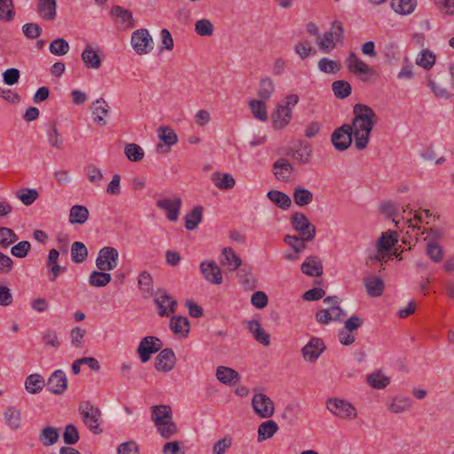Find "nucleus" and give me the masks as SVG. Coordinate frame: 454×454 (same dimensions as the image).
I'll return each mask as SVG.
<instances>
[{
	"instance_id": "obj_20",
	"label": "nucleus",
	"mask_w": 454,
	"mask_h": 454,
	"mask_svg": "<svg viewBox=\"0 0 454 454\" xmlns=\"http://www.w3.org/2000/svg\"><path fill=\"white\" fill-rule=\"evenodd\" d=\"M272 170L276 179L281 182H289L294 168L286 159L280 158L273 163Z\"/></svg>"
},
{
	"instance_id": "obj_14",
	"label": "nucleus",
	"mask_w": 454,
	"mask_h": 454,
	"mask_svg": "<svg viewBox=\"0 0 454 454\" xmlns=\"http://www.w3.org/2000/svg\"><path fill=\"white\" fill-rule=\"evenodd\" d=\"M157 133L160 140V143L156 145V152L159 153H168L170 147L175 145L178 141L176 133L169 126H160Z\"/></svg>"
},
{
	"instance_id": "obj_33",
	"label": "nucleus",
	"mask_w": 454,
	"mask_h": 454,
	"mask_svg": "<svg viewBox=\"0 0 454 454\" xmlns=\"http://www.w3.org/2000/svg\"><path fill=\"white\" fill-rule=\"evenodd\" d=\"M278 430V424L271 419L261 423L257 429V442H262L271 438Z\"/></svg>"
},
{
	"instance_id": "obj_2",
	"label": "nucleus",
	"mask_w": 454,
	"mask_h": 454,
	"mask_svg": "<svg viewBox=\"0 0 454 454\" xmlns=\"http://www.w3.org/2000/svg\"><path fill=\"white\" fill-rule=\"evenodd\" d=\"M299 102V97L296 94L287 95L282 103L278 104L271 114L272 127L275 129H283L293 119L292 109Z\"/></svg>"
},
{
	"instance_id": "obj_18",
	"label": "nucleus",
	"mask_w": 454,
	"mask_h": 454,
	"mask_svg": "<svg viewBox=\"0 0 454 454\" xmlns=\"http://www.w3.org/2000/svg\"><path fill=\"white\" fill-rule=\"evenodd\" d=\"M200 268L207 281L215 285L222 284V271L215 261H203Z\"/></svg>"
},
{
	"instance_id": "obj_50",
	"label": "nucleus",
	"mask_w": 454,
	"mask_h": 454,
	"mask_svg": "<svg viewBox=\"0 0 454 454\" xmlns=\"http://www.w3.org/2000/svg\"><path fill=\"white\" fill-rule=\"evenodd\" d=\"M435 59L436 56L433 51L424 49L416 59V64L426 70H429L434 65Z\"/></svg>"
},
{
	"instance_id": "obj_16",
	"label": "nucleus",
	"mask_w": 454,
	"mask_h": 454,
	"mask_svg": "<svg viewBox=\"0 0 454 454\" xmlns=\"http://www.w3.org/2000/svg\"><path fill=\"white\" fill-rule=\"evenodd\" d=\"M325 348L326 347L322 339L312 337L301 348V354L307 362L315 363Z\"/></svg>"
},
{
	"instance_id": "obj_12",
	"label": "nucleus",
	"mask_w": 454,
	"mask_h": 454,
	"mask_svg": "<svg viewBox=\"0 0 454 454\" xmlns=\"http://www.w3.org/2000/svg\"><path fill=\"white\" fill-rule=\"evenodd\" d=\"M162 346V341L158 337L146 336L143 338L137 347V353L141 362H148L152 355L159 352Z\"/></svg>"
},
{
	"instance_id": "obj_17",
	"label": "nucleus",
	"mask_w": 454,
	"mask_h": 454,
	"mask_svg": "<svg viewBox=\"0 0 454 454\" xmlns=\"http://www.w3.org/2000/svg\"><path fill=\"white\" fill-rule=\"evenodd\" d=\"M176 365V355L171 348L160 349L155 358V369L159 372H168Z\"/></svg>"
},
{
	"instance_id": "obj_38",
	"label": "nucleus",
	"mask_w": 454,
	"mask_h": 454,
	"mask_svg": "<svg viewBox=\"0 0 454 454\" xmlns=\"http://www.w3.org/2000/svg\"><path fill=\"white\" fill-rule=\"evenodd\" d=\"M398 235L394 231L383 232L377 242L380 252L389 251L397 243Z\"/></svg>"
},
{
	"instance_id": "obj_43",
	"label": "nucleus",
	"mask_w": 454,
	"mask_h": 454,
	"mask_svg": "<svg viewBox=\"0 0 454 454\" xmlns=\"http://www.w3.org/2000/svg\"><path fill=\"white\" fill-rule=\"evenodd\" d=\"M275 90V84L271 78L263 77L259 82L257 95L262 100H269Z\"/></svg>"
},
{
	"instance_id": "obj_34",
	"label": "nucleus",
	"mask_w": 454,
	"mask_h": 454,
	"mask_svg": "<svg viewBox=\"0 0 454 454\" xmlns=\"http://www.w3.org/2000/svg\"><path fill=\"white\" fill-rule=\"evenodd\" d=\"M56 0H38L37 12L47 20H53L56 18Z\"/></svg>"
},
{
	"instance_id": "obj_30",
	"label": "nucleus",
	"mask_w": 454,
	"mask_h": 454,
	"mask_svg": "<svg viewBox=\"0 0 454 454\" xmlns=\"http://www.w3.org/2000/svg\"><path fill=\"white\" fill-rule=\"evenodd\" d=\"M221 264L228 266L230 270H238L241 264V258L234 252L231 247H225L222 251Z\"/></svg>"
},
{
	"instance_id": "obj_25",
	"label": "nucleus",
	"mask_w": 454,
	"mask_h": 454,
	"mask_svg": "<svg viewBox=\"0 0 454 454\" xmlns=\"http://www.w3.org/2000/svg\"><path fill=\"white\" fill-rule=\"evenodd\" d=\"M190 321L183 316H174L169 322L171 331L180 338H186L190 333Z\"/></svg>"
},
{
	"instance_id": "obj_59",
	"label": "nucleus",
	"mask_w": 454,
	"mask_h": 454,
	"mask_svg": "<svg viewBox=\"0 0 454 454\" xmlns=\"http://www.w3.org/2000/svg\"><path fill=\"white\" fill-rule=\"evenodd\" d=\"M426 254L435 263L441 262L443 259V249L439 244L427 243Z\"/></svg>"
},
{
	"instance_id": "obj_28",
	"label": "nucleus",
	"mask_w": 454,
	"mask_h": 454,
	"mask_svg": "<svg viewBox=\"0 0 454 454\" xmlns=\"http://www.w3.org/2000/svg\"><path fill=\"white\" fill-rule=\"evenodd\" d=\"M364 284L367 294L372 297L380 296L385 288L383 280L374 275L364 278Z\"/></svg>"
},
{
	"instance_id": "obj_57",
	"label": "nucleus",
	"mask_w": 454,
	"mask_h": 454,
	"mask_svg": "<svg viewBox=\"0 0 454 454\" xmlns=\"http://www.w3.org/2000/svg\"><path fill=\"white\" fill-rule=\"evenodd\" d=\"M49 50L55 56H64L69 51L70 46L65 39L57 38L50 43Z\"/></svg>"
},
{
	"instance_id": "obj_4",
	"label": "nucleus",
	"mask_w": 454,
	"mask_h": 454,
	"mask_svg": "<svg viewBox=\"0 0 454 454\" xmlns=\"http://www.w3.org/2000/svg\"><path fill=\"white\" fill-rule=\"evenodd\" d=\"M325 407L331 413L341 419H355L357 417L355 406L345 399L328 398L325 402Z\"/></svg>"
},
{
	"instance_id": "obj_36",
	"label": "nucleus",
	"mask_w": 454,
	"mask_h": 454,
	"mask_svg": "<svg viewBox=\"0 0 454 454\" xmlns=\"http://www.w3.org/2000/svg\"><path fill=\"white\" fill-rule=\"evenodd\" d=\"M59 438V431L56 427L47 426L43 427L38 436V440L44 447L54 445Z\"/></svg>"
},
{
	"instance_id": "obj_5",
	"label": "nucleus",
	"mask_w": 454,
	"mask_h": 454,
	"mask_svg": "<svg viewBox=\"0 0 454 454\" xmlns=\"http://www.w3.org/2000/svg\"><path fill=\"white\" fill-rule=\"evenodd\" d=\"M290 223L298 235L307 241H312L317 234V228L301 212H294L290 216Z\"/></svg>"
},
{
	"instance_id": "obj_64",
	"label": "nucleus",
	"mask_w": 454,
	"mask_h": 454,
	"mask_svg": "<svg viewBox=\"0 0 454 454\" xmlns=\"http://www.w3.org/2000/svg\"><path fill=\"white\" fill-rule=\"evenodd\" d=\"M232 445V438L230 435L218 440L213 446L212 454H225Z\"/></svg>"
},
{
	"instance_id": "obj_3",
	"label": "nucleus",
	"mask_w": 454,
	"mask_h": 454,
	"mask_svg": "<svg viewBox=\"0 0 454 454\" xmlns=\"http://www.w3.org/2000/svg\"><path fill=\"white\" fill-rule=\"evenodd\" d=\"M78 411L82 416L83 423L90 431L96 434H99L103 432L98 423L102 416V412L98 407L94 406L89 401H84L80 403Z\"/></svg>"
},
{
	"instance_id": "obj_42",
	"label": "nucleus",
	"mask_w": 454,
	"mask_h": 454,
	"mask_svg": "<svg viewBox=\"0 0 454 454\" xmlns=\"http://www.w3.org/2000/svg\"><path fill=\"white\" fill-rule=\"evenodd\" d=\"M417 0H392V9L401 15H408L414 12Z\"/></svg>"
},
{
	"instance_id": "obj_6",
	"label": "nucleus",
	"mask_w": 454,
	"mask_h": 454,
	"mask_svg": "<svg viewBox=\"0 0 454 454\" xmlns=\"http://www.w3.org/2000/svg\"><path fill=\"white\" fill-rule=\"evenodd\" d=\"M344 38V28L342 23L339 20L333 22L332 28L330 31L325 32L321 37L320 35L317 38V43L320 50L330 52L334 47V40L337 42H343Z\"/></svg>"
},
{
	"instance_id": "obj_55",
	"label": "nucleus",
	"mask_w": 454,
	"mask_h": 454,
	"mask_svg": "<svg viewBox=\"0 0 454 454\" xmlns=\"http://www.w3.org/2000/svg\"><path fill=\"white\" fill-rule=\"evenodd\" d=\"M19 239L13 230L8 227H0V247L6 249Z\"/></svg>"
},
{
	"instance_id": "obj_49",
	"label": "nucleus",
	"mask_w": 454,
	"mask_h": 454,
	"mask_svg": "<svg viewBox=\"0 0 454 454\" xmlns=\"http://www.w3.org/2000/svg\"><path fill=\"white\" fill-rule=\"evenodd\" d=\"M332 89L334 96L339 99L348 98L352 91L351 85L348 82L344 80H338L332 83Z\"/></svg>"
},
{
	"instance_id": "obj_58",
	"label": "nucleus",
	"mask_w": 454,
	"mask_h": 454,
	"mask_svg": "<svg viewBox=\"0 0 454 454\" xmlns=\"http://www.w3.org/2000/svg\"><path fill=\"white\" fill-rule=\"evenodd\" d=\"M317 66L319 70L325 74H336L341 68V65L339 61L327 58L321 59L318 61Z\"/></svg>"
},
{
	"instance_id": "obj_60",
	"label": "nucleus",
	"mask_w": 454,
	"mask_h": 454,
	"mask_svg": "<svg viewBox=\"0 0 454 454\" xmlns=\"http://www.w3.org/2000/svg\"><path fill=\"white\" fill-rule=\"evenodd\" d=\"M194 30L200 36H210L214 32V24L207 19H201L196 21Z\"/></svg>"
},
{
	"instance_id": "obj_13",
	"label": "nucleus",
	"mask_w": 454,
	"mask_h": 454,
	"mask_svg": "<svg viewBox=\"0 0 454 454\" xmlns=\"http://www.w3.org/2000/svg\"><path fill=\"white\" fill-rule=\"evenodd\" d=\"M154 295V302L159 309L158 313L160 317H168L176 311L177 301L165 290L158 289Z\"/></svg>"
},
{
	"instance_id": "obj_26",
	"label": "nucleus",
	"mask_w": 454,
	"mask_h": 454,
	"mask_svg": "<svg viewBox=\"0 0 454 454\" xmlns=\"http://www.w3.org/2000/svg\"><path fill=\"white\" fill-rule=\"evenodd\" d=\"M247 328L253 334L256 341L266 347L270 344V334L262 327L258 320L248 321Z\"/></svg>"
},
{
	"instance_id": "obj_46",
	"label": "nucleus",
	"mask_w": 454,
	"mask_h": 454,
	"mask_svg": "<svg viewBox=\"0 0 454 454\" xmlns=\"http://www.w3.org/2000/svg\"><path fill=\"white\" fill-rule=\"evenodd\" d=\"M6 423L12 430H18L20 427L21 413L15 407L9 406L4 412Z\"/></svg>"
},
{
	"instance_id": "obj_9",
	"label": "nucleus",
	"mask_w": 454,
	"mask_h": 454,
	"mask_svg": "<svg viewBox=\"0 0 454 454\" xmlns=\"http://www.w3.org/2000/svg\"><path fill=\"white\" fill-rule=\"evenodd\" d=\"M353 137L351 125L345 123L334 129L331 136V141L337 151L343 152L349 148Z\"/></svg>"
},
{
	"instance_id": "obj_56",
	"label": "nucleus",
	"mask_w": 454,
	"mask_h": 454,
	"mask_svg": "<svg viewBox=\"0 0 454 454\" xmlns=\"http://www.w3.org/2000/svg\"><path fill=\"white\" fill-rule=\"evenodd\" d=\"M155 427L160 436L164 439L171 438L178 431L176 423L172 421V419L161 422V424L155 425Z\"/></svg>"
},
{
	"instance_id": "obj_37",
	"label": "nucleus",
	"mask_w": 454,
	"mask_h": 454,
	"mask_svg": "<svg viewBox=\"0 0 454 454\" xmlns=\"http://www.w3.org/2000/svg\"><path fill=\"white\" fill-rule=\"evenodd\" d=\"M267 197L272 203L283 210L288 209L292 205L291 198L280 191L270 190L268 192Z\"/></svg>"
},
{
	"instance_id": "obj_29",
	"label": "nucleus",
	"mask_w": 454,
	"mask_h": 454,
	"mask_svg": "<svg viewBox=\"0 0 454 454\" xmlns=\"http://www.w3.org/2000/svg\"><path fill=\"white\" fill-rule=\"evenodd\" d=\"M44 378L39 373H33L28 375L25 379V389L27 392L32 395H37L41 393L43 387L46 386Z\"/></svg>"
},
{
	"instance_id": "obj_52",
	"label": "nucleus",
	"mask_w": 454,
	"mask_h": 454,
	"mask_svg": "<svg viewBox=\"0 0 454 454\" xmlns=\"http://www.w3.org/2000/svg\"><path fill=\"white\" fill-rule=\"evenodd\" d=\"M284 242L288 245L294 251L295 254H299L305 250V242L307 239H303L301 235H286Z\"/></svg>"
},
{
	"instance_id": "obj_40",
	"label": "nucleus",
	"mask_w": 454,
	"mask_h": 454,
	"mask_svg": "<svg viewBox=\"0 0 454 454\" xmlns=\"http://www.w3.org/2000/svg\"><path fill=\"white\" fill-rule=\"evenodd\" d=\"M294 201L298 207H306L313 200V193L301 186H296L294 189Z\"/></svg>"
},
{
	"instance_id": "obj_32",
	"label": "nucleus",
	"mask_w": 454,
	"mask_h": 454,
	"mask_svg": "<svg viewBox=\"0 0 454 454\" xmlns=\"http://www.w3.org/2000/svg\"><path fill=\"white\" fill-rule=\"evenodd\" d=\"M90 217V212L85 206L74 205L69 211L68 221L71 224H83Z\"/></svg>"
},
{
	"instance_id": "obj_41",
	"label": "nucleus",
	"mask_w": 454,
	"mask_h": 454,
	"mask_svg": "<svg viewBox=\"0 0 454 454\" xmlns=\"http://www.w3.org/2000/svg\"><path fill=\"white\" fill-rule=\"evenodd\" d=\"M203 217V207L201 206L194 207L185 215V228L188 231L194 230L202 221Z\"/></svg>"
},
{
	"instance_id": "obj_54",
	"label": "nucleus",
	"mask_w": 454,
	"mask_h": 454,
	"mask_svg": "<svg viewBox=\"0 0 454 454\" xmlns=\"http://www.w3.org/2000/svg\"><path fill=\"white\" fill-rule=\"evenodd\" d=\"M16 197L25 206H30L38 199L39 193L35 189L22 188L16 192Z\"/></svg>"
},
{
	"instance_id": "obj_51",
	"label": "nucleus",
	"mask_w": 454,
	"mask_h": 454,
	"mask_svg": "<svg viewBox=\"0 0 454 454\" xmlns=\"http://www.w3.org/2000/svg\"><path fill=\"white\" fill-rule=\"evenodd\" d=\"M124 154L129 161L138 162L145 157L142 147L135 143L127 144L124 147Z\"/></svg>"
},
{
	"instance_id": "obj_45",
	"label": "nucleus",
	"mask_w": 454,
	"mask_h": 454,
	"mask_svg": "<svg viewBox=\"0 0 454 454\" xmlns=\"http://www.w3.org/2000/svg\"><path fill=\"white\" fill-rule=\"evenodd\" d=\"M112 280V276L108 271L93 270L89 277V284L91 286L104 287Z\"/></svg>"
},
{
	"instance_id": "obj_19",
	"label": "nucleus",
	"mask_w": 454,
	"mask_h": 454,
	"mask_svg": "<svg viewBox=\"0 0 454 454\" xmlns=\"http://www.w3.org/2000/svg\"><path fill=\"white\" fill-rule=\"evenodd\" d=\"M157 207L167 212V218L175 222L178 219L180 208L182 206V199L175 198L174 200L162 199L159 200L156 203Z\"/></svg>"
},
{
	"instance_id": "obj_39",
	"label": "nucleus",
	"mask_w": 454,
	"mask_h": 454,
	"mask_svg": "<svg viewBox=\"0 0 454 454\" xmlns=\"http://www.w3.org/2000/svg\"><path fill=\"white\" fill-rule=\"evenodd\" d=\"M172 419V410L168 405H155L152 408V420L154 425Z\"/></svg>"
},
{
	"instance_id": "obj_15",
	"label": "nucleus",
	"mask_w": 454,
	"mask_h": 454,
	"mask_svg": "<svg viewBox=\"0 0 454 454\" xmlns=\"http://www.w3.org/2000/svg\"><path fill=\"white\" fill-rule=\"evenodd\" d=\"M45 382L47 390L57 395L64 394L68 386L67 375L62 370L54 371Z\"/></svg>"
},
{
	"instance_id": "obj_53",
	"label": "nucleus",
	"mask_w": 454,
	"mask_h": 454,
	"mask_svg": "<svg viewBox=\"0 0 454 454\" xmlns=\"http://www.w3.org/2000/svg\"><path fill=\"white\" fill-rule=\"evenodd\" d=\"M238 278L246 290H253L256 287V279L249 269H240L238 272Z\"/></svg>"
},
{
	"instance_id": "obj_1",
	"label": "nucleus",
	"mask_w": 454,
	"mask_h": 454,
	"mask_svg": "<svg viewBox=\"0 0 454 454\" xmlns=\"http://www.w3.org/2000/svg\"><path fill=\"white\" fill-rule=\"evenodd\" d=\"M353 114L350 125L355 146L358 150H364L368 145L370 134L378 121V116L371 106L364 104H356L353 106Z\"/></svg>"
},
{
	"instance_id": "obj_48",
	"label": "nucleus",
	"mask_w": 454,
	"mask_h": 454,
	"mask_svg": "<svg viewBox=\"0 0 454 454\" xmlns=\"http://www.w3.org/2000/svg\"><path fill=\"white\" fill-rule=\"evenodd\" d=\"M88 257V249L86 246L80 241H75L71 247V259L74 263H82Z\"/></svg>"
},
{
	"instance_id": "obj_61",
	"label": "nucleus",
	"mask_w": 454,
	"mask_h": 454,
	"mask_svg": "<svg viewBox=\"0 0 454 454\" xmlns=\"http://www.w3.org/2000/svg\"><path fill=\"white\" fill-rule=\"evenodd\" d=\"M14 15L12 0H0V20L11 21Z\"/></svg>"
},
{
	"instance_id": "obj_31",
	"label": "nucleus",
	"mask_w": 454,
	"mask_h": 454,
	"mask_svg": "<svg viewBox=\"0 0 454 454\" xmlns=\"http://www.w3.org/2000/svg\"><path fill=\"white\" fill-rule=\"evenodd\" d=\"M82 60L87 68L98 69L101 67L102 60L90 45H87L81 55Z\"/></svg>"
},
{
	"instance_id": "obj_62",
	"label": "nucleus",
	"mask_w": 454,
	"mask_h": 454,
	"mask_svg": "<svg viewBox=\"0 0 454 454\" xmlns=\"http://www.w3.org/2000/svg\"><path fill=\"white\" fill-rule=\"evenodd\" d=\"M79 439L80 435L77 427L73 424L67 425L63 434L64 442L67 445H74Z\"/></svg>"
},
{
	"instance_id": "obj_10",
	"label": "nucleus",
	"mask_w": 454,
	"mask_h": 454,
	"mask_svg": "<svg viewBox=\"0 0 454 454\" xmlns=\"http://www.w3.org/2000/svg\"><path fill=\"white\" fill-rule=\"evenodd\" d=\"M119 253L116 248L104 247L98 254L96 266L99 270L110 271L118 265Z\"/></svg>"
},
{
	"instance_id": "obj_24",
	"label": "nucleus",
	"mask_w": 454,
	"mask_h": 454,
	"mask_svg": "<svg viewBox=\"0 0 454 454\" xmlns=\"http://www.w3.org/2000/svg\"><path fill=\"white\" fill-rule=\"evenodd\" d=\"M59 252L57 249L52 248L49 251L46 264L50 270L49 279L51 282H54L58 278L61 271L66 270V267L59 265Z\"/></svg>"
},
{
	"instance_id": "obj_11",
	"label": "nucleus",
	"mask_w": 454,
	"mask_h": 454,
	"mask_svg": "<svg viewBox=\"0 0 454 454\" xmlns=\"http://www.w3.org/2000/svg\"><path fill=\"white\" fill-rule=\"evenodd\" d=\"M252 407L254 413L261 419H270L274 414L273 401L262 393L254 394L252 398Z\"/></svg>"
},
{
	"instance_id": "obj_22",
	"label": "nucleus",
	"mask_w": 454,
	"mask_h": 454,
	"mask_svg": "<svg viewBox=\"0 0 454 454\" xmlns=\"http://www.w3.org/2000/svg\"><path fill=\"white\" fill-rule=\"evenodd\" d=\"M301 270L305 275L310 277H320L323 274V264L318 256H309L302 262Z\"/></svg>"
},
{
	"instance_id": "obj_27",
	"label": "nucleus",
	"mask_w": 454,
	"mask_h": 454,
	"mask_svg": "<svg viewBox=\"0 0 454 454\" xmlns=\"http://www.w3.org/2000/svg\"><path fill=\"white\" fill-rule=\"evenodd\" d=\"M387 405L389 411L398 414L410 411L412 406V400L408 396L396 395Z\"/></svg>"
},
{
	"instance_id": "obj_7",
	"label": "nucleus",
	"mask_w": 454,
	"mask_h": 454,
	"mask_svg": "<svg viewBox=\"0 0 454 454\" xmlns=\"http://www.w3.org/2000/svg\"><path fill=\"white\" fill-rule=\"evenodd\" d=\"M346 65L348 70L354 74L359 75L364 82H369L372 77L377 75V72L359 59L353 51L349 52L346 59Z\"/></svg>"
},
{
	"instance_id": "obj_35",
	"label": "nucleus",
	"mask_w": 454,
	"mask_h": 454,
	"mask_svg": "<svg viewBox=\"0 0 454 454\" xmlns=\"http://www.w3.org/2000/svg\"><path fill=\"white\" fill-rule=\"evenodd\" d=\"M211 180L221 190H230L236 184L235 178L228 173L214 172L211 175Z\"/></svg>"
},
{
	"instance_id": "obj_21",
	"label": "nucleus",
	"mask_w": 454,
	"mask_h": 454,
	"mask_svg": "<svg viewBox=\"0 0 454 454\" xmlns=\"http://www.w3.org/2000/svg\"><path fill=\"white\" fill-rule=\"evenodd\" d=\"M110 106L104 98L96 99L90 106L94 121L102 126L107 124L104 117L108 114Z\"/></svg>"
},
{
	"instance_id": "obj_23",
	"label": "nucleus",
	"mask_w": 454,
	"mask_h": 454,
	"mask_svg": "<svg viewBox=\"0 0 454 454\" xmlns=\"http://www.w3.org/2000/svg\"><path fill=\"white\" fill-rule=\"evenodd\" d=\"M215 376L220 382L227 386L236 385L240 380L239 373L234 369L226 366H218Z\"/></svg>"
},
{
	"instance_id": "obj_47",
	"label": "nucleus",
	"mask_w": 454,
	"mask_h": 454,
	"mask_svg": "<svg viewBox=\"0 0 454 454\" xmlns=\"http://www.w3.org/2000/svg\"><path fill=\"white\" fill-rule=\"evenodd\" d=\"M264 101L265 100L262 99H252L249 102V106L254 117L262 121L268 120V111Z\"/></svg>"
},
{
	"instance_id": "obj_63",
	"label": "nucleus",
	"mask_w": 454,
	"mask_h": 454,
	"mask_svg": "<svg viewBox=\"0 0 454 454\" xmlns=\"http://www.w3.org/2000/svg\"><path fill=\"white\" fill-rule=\"evenodd\" d=\"M312 156V150L309 145L301 146L295 150L294 159L301 164H307L310 161Z\"/></svg>"
},
{
	"instance_id": "obj_8",
	"label": "nucleus",
	"mask_w": 454,
	"mask_h": 454,
	"mask_svg": "<svg viewBox=\"0 0 454 454\" xmlns=\"http://www.w3.org/2000/svg\"><path fill=\"white\" fill-rule=\"evenodd\" d=\"M133 50L138 55H145L153 50V41L146 28L135 30L130 40Z\"/></svg>"
},
{
	"instance_id": "obj_44",
	"label": "nucleus",
	"mask_w": 454,
	"mask_h": 454,
	"mask_svg": "<svg viewBox=\"0 0 454 454\" xmlns=\"http://www.w3.org/2000/svg\"><path fill=\"white\" fill-rule=\"evenodd\" d=\"M366 381L373 388L381 389L389 385L390 378L384 375L380 371H377L368 374L366 376Z\"/></svg>"
}]
</instances>
